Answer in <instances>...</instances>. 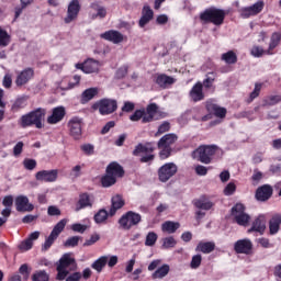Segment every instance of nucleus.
<instances>
[{
	"label": "nucleus",
	"mask_w": 281,
	"mask_h": 281,
	"mask_svg": "<svg viewBox=\"0 0 281 281\" xmlns=\"http://www.w3.org/2000/svg\"><path fill=\"white\" fill-rule=\"evenodd\" d=\"M47 111L43 108H37L24 114L20 117L19 124L22 128H27V126H36V128H43V117Z\"/></svg>",
	"instance_id": "1"
},
{
	"label": "nucleus",
	"mask_w": 281,
	"mask_h": 281,
	"mask_svg": "<svg viewBox=\"0 0 281 281\" xmlns=\"http://www.w3.org/2000/svg\"><path fill=\"white\" fill-rule=\"evenodd\" d=\"M78 263L76 259L71 257V254H65L57 262V280L63 281L70 271H76Z\"/></svg>",
	"instance_id": "2"
},
{
	"label": "nucleus",
	"mask_w": 281,
	"mask_h": 281,
	"mask_svg": "<svg viewBox=\"0 0 281 281\" xmlns=\"http://www.w3.org/2000/svg\"><path fill=\"white\" fill-rule=\"evenodd\" d=\"M281 35L280 33H273L270 37L269 46L267 49L262 48L261 46L255 45L250 49L251 56L254 58H262V56H273L276 54L274 49L280 45Z\"/></svg>",
	"instance_id": "3"
},
{
	"label": "nucleus",
	"mask_w": 281,
	"mask_h": 281,
	"mask_svg": "<svg viewBox=\"0 0 281 281\" xmlns=\"http://www.w3.org/2000/svg\"><path fill=\"white\" fill-rule=\"evenodd\" d=\"M124 176V169L117 162H111L106 168V175L101 179L103 188L115 186L117 177Z\"/></svg>",
	"instance_id": "4"
},
{
	"label": "nucleus",
	"mask_w": 281,
	"mask_h": 281,
	"mask_svg": "<svg viewBox=\"0 0 281 281\" xmlns=\"http://www.w3.org/2000/svg\"><path fill=\"white\" fill-rule=\"evenodd\" d=\"M159 106L156 103H150L147 105L146 110H136L131 116V122H139L142 120L143 124H148V122H153L155 120V115H157V111Z\"/></svg>",
	"instance_id": "5"
},
{
	"label": "nucleus",
	"mask_w": 281,
	"mask_h": 281,
	"mask_svg": "<svg viewBox=\"0 0 281 281\" xmlns=\"http://www.w3.org/2000/svg\"><path fill=\"white\" fill-rule=\"evenodd\" d=\"M218 147L216 145H201L193 151V158L201 164H212V157L216 155Z\"/></svg>",
	"instance_id": "6"
},
{
	"label": "nucleus",
	"mask_w": 281,
	"mask_h": 281,
	"mask_svg": "<svg viewBox=\"0 0 281 281\" xmlns=\"http://www.w3.org/2000/svg\"><path fill=\"white\" fill-rule=\"evenodd\" d=\"M201 21L213 23V25H223L225 21V11L216 8L206 9L200 15Z\"/></svg>",
	"instance_id": "7"
},
{
	"label": "nucleus",
	"mask_w": 281,
	"mask_h": 281,
	"mask_svg": "<svg viewBox=\"0 0 281 281\" xmlns=\"http://www.w3.org/2000/svg\"><path fill=\"white\" fill-rule=\"evenodd\" d=\"M140 223H142V215L133 211L126 212L119 220V225L121 229H125L126 232H128V229L137 226Z\"/></svg>",
	"instance_id": "8"
},
{
	"label": "nucleus",
	"mask_w": 281,
	"mask_h": 281,
	"mask_svg": "<svg viewBox=\"0 0 281 281\" xmlns=\"http://www.w3.org/2000/svg\"><path fill=\"white\" fill-rule=\"evenodd\" d=\"M154 150L155 147H153L150 143H147L145 145L138 144L135 147L133 155H135V157L140 156L142 164H148V161H153V159H155V155H153Z\"/></svg>",
	"instance_id": "9"
},
{
	"label": "nucleus",
	"mask_w": 281,
	"mask_h": 281,
	"mask_svg": "<svg viewBox=\"0 0 281 281\" xmlns=\"http://www.w3.org/2000/svg\"><path fill=\"white\" fill-rule=\"evenodd\" d=\"M106 14H109V11L102 2L93 1L90 3L88 16L91 19V21H95L97 19H106Z\"/></svg>",
	"instance_id": "10"
},
{
	"label": "nucleus",
	"mask_w": 281,
	"mask_h": 281,
	"mask_svg": "<svg viewBox=\"0 0 281 281\" xmlns=\"http://www.w3.org/2000/svg\"><path fill=\"white\" fill-rule=\"evenodd\" d=\"M177 165L173 162H167L158 169V179L161 183H166L169 179H172L177 175Z\"/></svg>",
	"instance_id": "11"
},
{
	"label": "nucleus",
	"mask_w": 281,
	"mask_h": 281,
	"mask_svg": "<svg viewBox=\"0 0 281 281\" xmlns=\"http://www.w3.org/2000/svg\"><path fill=\"white\" fill-rule=\"evenodd\" d=\"M232 216H234L237 225H241L243 227L249 224V214L245 213V205L238 203L232 209Z\"/></svg>",
	"instance_id": "12"
},
{
	"label": "nucleus",
	"mask_w": 281,
	"mask_h": 281,
	"mask_svg": "<svg viewBox=\"0 0 281 281\" xmlns=\"http://www.w3.org/2000/svg\"><path fill=\"white\" fill-rule=\"evenodd\" d=\"M81 5L80 0H71L68 3L67 13L64 18V23L69 25V23H74L78 19V15L80 14Z\"/></svg>",
	"instance_id": "13"
},
{
	"label": "nucleus",
	"mask_w": 281,
	"mask_h": 281,
	"mask_svg": "<svg viewBox=\"0 0 281 281\" xmlns=\"http://www.w3.org/2000/svg\"><path fill=\"white\" fill-rule=\"evenodd\" d=\"M265 9V2L257 1L255 4L250 7H244L238 10L239 16L241 19H249V16H256L257 14H260L262 10Z\"/></svg>",
	"instance_id": "14"
},
{
	"label": "nucleus",
	"mask_w": 281,
	"mask_h": 281,
	"mask_svg": "<svg viewBox=\"0 0 281 281\" xmlns=\"http://www.w3.org/2000/svg\"><path fill=\"white\" fill-rule=\"evenodd\" d=\"M101 115H111L117 111V101L113 99H102L97 103Z\"/></svg>",
	"instance_id": "15"
},
{
	"label": "nucleus",
	"mask_w": 281,
	"mask_h": 281,
	"mask_svg": "<svg viewBox=\"0 0 281 281\" xmlns=\"http://www.w3.org/2000/svg\"><path fill=\"white\" fill-rule=\"evenodd\" d=\"M36 181H41L44 183H54L58 180V170H41L35 173Z\"/></svg>",
	"instance_id": "16"
},
{
	"label": "nucleus",
	"mask_w": 281,
	"mask_h": 281,
	"mask_svg": "<svg viewBox=\"0 0 281 281\" xmlns=\"http://www.w3.org/2000/svg\"><path fill=\"white\" fill-rule=\"evenodd\" d=\"M65 115H67V110L65 106H56L52 109L50 115L47 116V124H60L63 120H65Z\"/></svg>",
	"instance_id": "17"
},
{
	"label": "nucleus",
	"mask_w": 281,
	"mask_h": 281,
	"mask_svg": "<svg viewBox=\"0 0 281 281\" xmlns=\"http://www.w3.org/2000/svg\"><path fill=\"white\" fill-rule=\"evenodd\" d=\"M68 128L70 132V135L75 139H80V136L82 135V119L78 116H74L68 122Z\"/></svg>",
	"instance_id": "18"
},
{
	"label": "nucleus",
	"mask_w": 281,
	"mask_h": 281,
	"mask_svg": "<svg viewBox=\"0 0 281 281\" xmlns=\"http://www.w3.org/2000/svg\"><path fill=\"white\" fill-rule=\"evenodd\" d=\"M234 249L236 254H245L246 256H249L254 249V244L248 238L239 239L234 244Z\"/></svg>",
	"instance_id": "19"
},
{
	"label": "nucleus",
	"mask_w": 281,
	"mask_h": 281,
	"mask_svg": "<svg viewBox=\"0 0 281 281\" xmlns=\"http://www.w3.org/2000/svg\"><path fill=\"white\" fill-rule=\"evenodd\" d=\"M16 212H33L34 204L30 203V199L26 195H19L15 198Z\"/></svg>",
	"instance_id": "20"
},
{
	"label": "nucleus",
	"mask_w": 281,
	"mask_h": 281,
	"mask_svg": "<svg viewBox=\"0 0 281 281\" xmlns=\"http://www.w3.org/2000/svg\"><path fill=\"white\" fill-rule=\"evenodd\" d=\"M76 67L81 69L83 74H97V71H100V61L88 59L83 64H77Z\"/></svg>",
	"instance_id": "21"
},
{
	"label": "nucleus",
	"mask_w": 281,
	"mask_h": 281,
	"mask_svg": "<svg viewBox=\"0 0 281 281\" xmlns=\"http://www.w3.org/2000/svg\"><path fill=\"white\" fill-rule=\"evenodd\" d=\"M267 229V217L265 215H259L254 222L251 227L248 229V234L257 232L258 234H265Z\"/></svg>",
	"instance_id": "22"
},
{
	"label": "nucleus",
	"mask_w": 281,
	"mask_h": 281,
	"mask_svg": "<svg viewBox=\"0 0 281 281\" xmlns=\"http://www.w3.org/2000/svg\"><path fill=\"white\" fill-rule=\"evenodd\" d=\"M101 38L104 41H109L110 43H113L114 45H120L124 41V35L115 30H110L104 33H102Z\"/></svg>",
	"instance_id": "23"
},
{
	"label": "nucleus",
	"mask_w": 281,
	"mask_h": 281,
	"mask_svg": "<svg viewBox=\"0 0 281 281\" xmlns=\"http://www.w3.org/2000/svg\"><path fill=\"white\" fill-rule=\"evenodd\" d=\"M32 78H34V69L25 68L18 75L15 85L16 87H23L24 85H27Z\"/></svg>",
	"instance_id": "24"
},
{
	"label": "nucleus",
	"mask_w": 281,
	"mask_h": 281,
	"mask_svg": "<svg viewBox=\"0 0 281 281\" xmlns=\"http://www.w3.org/2000/svg\"><path fill=\"white\" fill-rule=\"evenodd\" d=\"M272 194H273V188H271V186L269 184H263L257 189L256 199L257 201H261V202L269 201Z\"/></svg>",
	"instance_id": "25"
},
{
	"label": "nucleus",
	"mask_w": 281,
	"mask_h": 281,
	"mask_svg": "<svg viewBox=\"0 0 281 281\" xmlns=\"http://www.w3.org/2000/svg\"><path fill=\"white\" fill-rule=\"evenodd\" d=\"M40 236L41 232L38 231L31 233L25 240L21 241V244L19 245V249L21 251H30V249L34 247V240H38Z\"/></svg>",
	"instance_id": "26"
},
{
	"label": "nucleus",
	"mask_w": 281,
	"mask_h": 281,
	"mask_svg": "<svg viewBox=\"0 0 281 281\" xmlns=\"http://www.w3.org/2000/svg\"><path fill=\"white\" fill-rule=\"evenodd\" d=\"M154 16H155V12L153 11V9H150V5H144L142 10V16L138 21V26L146 27V25L150 23Z\"/></svg>",
	"instance_id": "27"
},
{
	"label": "nucleus",
	"mask_w": 281,
	"mask_h": 281,
	"mask_svg": "<svg viewBox=\"0 0 281 281\" xmlns=\"http://www.w3.org/2000/svg\"><path fill=\"white\" fill-rule=\"evenodd\" d=\"M87 207H93V199L89 194L82 193L79 195V200L75 205V212H80V210Z\"/></svg>",
	"instance_id": "28"
},
{
	"label": "nucleus",
	"mask_w": 281,
	"mask_h": 281,
	"mask_svg": "<svg viewBox=\"0 0 281 281\" xmlns=\"http://www.w3.org/2000/svg\"><path fill=\"white\" fill-rule=\"evenodd\" d=\"M192 102H201L205 99V93L203 92V83L196 82L189 92Z\"/></svg>",
	"instance_id": "29"
},
{
	"label": "nucleus",
	"mask_w": 281,
	"mask_h": 281,
	"mask_svg": "<svg viewBox=\"0 0 281 281\" xmlns=\"http://www.w3.org/2000/svg\"><path fill=\"white\" fill-rule=\"evenodd\" d=\"M112 206L110 209V216H115V213L117 212V210H122V207H124V199L122 198V195L116 194L114 196H112Z\"/></svg>",
	"instance_id": "30"
},
{
	"label": "nucleus",
	"mask_w": 281,
	"mask_h": 281,
	"mask_svg": "<svg viewBox=\"0 0 281 281\" xmlns=\"http://www.w3.org/2000/svg\"><path fill=\"white\" fill-rule=\"evenodd\" d=\"M177 79L167 75H158L156 78V85L161 87L162 89H168L170 85H175Z\"/></svg>",
	"instance_id": "31"
},
{
	"label": "nucleus",
	"mask_w": 281,
	"mask_h": 281,
	"mask_svg": "<svg viewBox=\"0 0 281 281\" xmlns=\"http://www.w3.org/2000/svg\"><path fill=\"white\" fill-rule=\"evenodd\" d=\"M177 139L178 137L176 134H167L159 139L158 148H170V146H172Z\"/></svg>",
	"instance_id": "32"
},
{
	"label": "nucleus",
	"mask_w": 281,
	"mask_h": 281,
	"mask_svg": "<svg viewBox=\"0 0 281 281\" xmlns=\"http://www.w3.org/2000/svg\"><path fill=\"white\" fill-rule=\"evenodd\" d=\"M168 273H170V266L165 263L153 272L151 278L153 280H164Z\"/></svg>",
	"instance_id": "33"
},
{
	"label": "nucleus",
	"mask_w": 281,
	"mask_h": 281,
	"mask_svg": "<svg viewBox=\"0 0 281 281\" xmlns=\"http://www.w3.org/2000/svg\"><path fill=\"white\" fill-rule=\"evenodd\" d=\"M216 249V244L214 241H200L195 248V251H201L202 254H212Z\"/></svg>",
	"instance_id": "34"
},
{
	"label": "nucleus",
	"mask_w": 281,
	"mask_h": 281,
	"mask_svg": "<svg viewBox=\"0 0 281 281\" xmlns=\"http://www.w3.org/2000/svg\"><path fill=\"white\" fill-rule=\"evenodd\" d=\"M280 225H281V217L280 215H274L269 221V232L271 236H276L278 232H280Z\"/></svg>",
	"instance_id": "35"
},
{
	"label": "nucleus",
	"mask_w": 281,
	"mask_h": 281,
	"mask_svg": "<svg viewBox=\"0 0 281 281\" xmlns=\"http://www.w3.org/2000/svg\"><path fill=\"white\" fill-rule=\"evenodd\" d=\"M108 262H109V256H102L99 259H97L94 262H92L91 267L94 269L97 273H102V269L106 267Z\"/></svg>",
	"instance_id": "36"
},
{
	"label": "nucleus",
	"mask_w": 281,
	"mask_h": 281,
	"mask_svg": "<svg viewBox=\"0 0 281 281\" xmlns=\"http://www.w3.org/2000/svg\"><path fill=\"white\" fill-rule=\"evenodd\" d=\"M194 205L198 210H212L214 207V203L205 198H200L199 200L194 201Z\"/></svg>",
	"instance_id": "37"
},
{
	"label": "nucleus",
	"mask_w": 281,
	"mask_h": 281,
	"mask_svg": "<svg viewBox=\"0 0 281 281\" xmlns=\"http://www.w3.org/2000/svg\"><path fill=\"white\" fill-rule=\"evenodd\" d=\"M179 227H180L179 223L170 222V221H167V222L162 223V225H161V229L166 234H175V232H177V229H179Z\"/></svg>",
	"instance_id": "38"
},
{
	"label": "nucleus",
	"mask_w": 281,
	"mask_h": 281,
	"mask_svg": "<svg viewBox=\"0 0 281 281\" xmlns=\"http://www.w3.org/2000/svg\"><path fill=\"white\" fill-rule=\"evenodd\" d=\"M98 95V88H89L81 94V102L85 104Z\"/></svg>",
	"instance_id": "39"
},
{
	"label": "nucleus",
	"mask_w": 281,
	"mask_h": 281,
	"mask_svg": "<svg viewBox=\"0 0 281 281\" xmlns=\"http://www.w3.org/2000/svg\"><path fill=\"white\" fill-rule=\"evenodd\" d=\"M67 223H69V220L67 218H63L60 220L53 228V231L50 232V234L53 236H55V238H58V236H60V234L63 233V229H65Z\"/></svg>",
	"instance_id": "40"
},
{
	"label": "nucleus",
	"mask_w": 281,
	"mask_h": 281,
	"mask_svg": "<svg viewBox=\"0 0 281 281\" xmlns=\"http://www.w3.org/2000/svg\"><path fill=\"white\" fill-rule=\"evenodd\" d=\"M222 60H224L226 65H236V63H238V56L234 50H228L227 53L222 54Z\"/></svg>",
	"instance_id": "41"
},
{
	"label": "nucleus",
	"mask_w": 281,
	"mask_h": 281,
	"mask_svg": "<svg viewBox=\"0 0 281 281\" xmlns=\"http://www.w3.org/2000/svg\"><path fill=\"white\" fill-rule=\"evenodd\" d=\"M27 106V97L22 95L15 99L11 109L12 111H21V109H25Z\"/></svg>",
	"instance_id": "42"
},
{
	"label": "nucleus",
	"mask_w": 281,
	"mask_h": 281,
	"mask_svg": "<svg viewBox=\"0 0 281 281\" xmlns=\"http://www.w3.org/2000/svg\"><path fill=\"white\" fill-rule=\"evenodd\" d=\"M109 214H111V212H106V210L101 209L98 213L94 214V222L97 223V225H102L103 223H106V220L109 218Z\"/></svg>",
	"instance_id": "43"
},
{
	"label": "nucleus",
	"mask_w": 281,
	"mask_h": 281,
	"mask_svg": "<svg viewBox=\"0 0 281 281\" xmlns=\"http://www.w3.org/2000/svg\"><path fill=\"white\" fill-rule=\"evenodd\" d=\"M207 109L213 111L215 117H225L227 115V110L225 108H221L216 104L207 105Z\"/></svg>",
	"instance_id": "44"
},
{
	"label": "nucleus",
	"mask_w": 281,
	"mask_h": 281,
	"mask_svg": "<svg viewBox=\"0 0 281 281\" xmlns=\"http://www.w3.org/2000/svg\"><path fill=\"white\" fill-rule=\"evenodd\" d=\"M10 45V34L0 27V47H8Z\"/></svg>",
	"instance_id": "45"
},
{
	"label": "nucleus",
	"mask_w": 281,
	"mask_h": 281,
	"mask_svg": "<svg viewBox=\"0 0 281 281\" xmlns=\"http://www.w3.org/2000/svg\"><path fill=\"white\" fill-rule=\"evenodd\" d=\"M280 102H281V95L280 94L270 95V97H267L265 99V105L266 106H273L276 104H280Z\"/></svg>",
	"instance_id": "46"
},
{
	"label": "nucleus",
	"mask_w": 281,
	"mask_h": 281,
	"mask_svg": "<svg viewBox=\"0 0 281 281\" xmlns=\"http://www.w3.org/2000/svg\"><path fill=\"white\" fill-rule=\"evenodd\" d=\"M157 238H158L157 233L149 232L145 239V246L146 247H155V243H157Z\"/></svg>",
	"instance_id": "47"
},
{
	"label": "nucleus",
	"mask_w": 281,
	"mask_h": 281,
	"mask_svg": "<svg viewBox=\"0 0 281 281\" xmlns=\"http://www.w3.org/2000/svg\"><path fill=\"white\" fill-rule=\"evenodd\" d=\"M176 246H177V240L175 239V237L170 236V237L162 238L164 249H172V247H176Z\"/></svg>",
	"instance_id": "48"
},
{
	"label": "nucleus",
	"mask_w": 281,
	"mask_h": 281,
	"mask_svg": "<svg viewBox=\"0 0 281 281\" xmlns=\"http://www.w3.org/2000/svg\"><path fill=\"white\" fill-rule=\"evenodd\" d=\"M19 273L22 276L23 280H30V273H32V268L24 263L20 267Z\"/></svg>",
	"instance_id": "49"
},
{
	"label": "nucleus",
	"mask_w": 281,
	"mask_h": 281,
	"mask_svg": "<svg viewBox=\"0 0 281 281\" xmlns=\"http://www.w3.org/2000/svg\"><path fill=\"white\" fill-rule=\"evenodd\" d=\"M33 281H49V276L45 270H40L33 274Z\"/></svg>",
	"instance_id": "50"
},
{
	"label": "nucleus",
	"mask_w": 281,
	"mask_h": 281,
	"mask_svg": "<svg viewBox=\"0 0 281 281\" xmlns=\"http://www.w3.org/2000/svg\"><path fill=\"white\" fill-rule=\"evenodd\" d=\"M203 262V257L201 255H194L191 259L190 267L192 269H199Z\"/></svg>",
	"instance_id": "51"
},
{
	"label": "nucleus",
	"mask_w": 281,
	"mask_h": 281,
	"mask_svg": "<svg viewBox=\"0 0 281 281\" xmlns=\"http://www.w3.org/2000/svg\"><path fill=\"white\" fill-rule=\"evenodd\" d=\"M83 168H85V165H77V166L72 167V169L70 171V177H72V179H78V177H80L82 175Z\"/></svg>",
	"instance_id": "52"
},
{
	"label": "nucleus",
	"mask_w": 281,
	"mask_h": 281,
	"mask_svg": "<svg viewBox=\"0 0 281 281\" xmlns=\"http://www.w3.org/2000/svg\"><path fill=\"white\" fill-rule=\"evenodd\" d=\"M262 177H265V175L260 170L255 169L254 173L251 176V180H252L254 184L258 186V183H260V181H262Z\"/></svg>",
	"instance_id": "53"
},
{
	"label": "nucleus",
	"mask_w": 281,
	"mask_h": 281,
	"mask_svg": "<svg viewBox=\"0 0 281 281\" xmlns=\"http://www.w3.org/2000/svg\"><path fill=\"white\" fill-rule=\"evenodd\" d=\"M236 192V184L233 182H229L225 189H224V194L225 196H232Z\"/></svg>",
	"instance_id": "54"
},
{
	"label": "nucleus",
	"mask_w": 281,
	"mask_h": 281,
	"mask_svg": "<svg viewBox=\"0 0 281 281\" xmlns=\"http://www.w3.org/2000/svg\"><path fill=\"white\" fill-rule=\"evenodd\" d=\"M160 149V159H168L170 157V153H172L171 147H158Z\"/></svg>",
	"instance_id": "55"
},
{
	"label": "nucleus",
	"mask_w": 281,
	"mask_h": 281,
	"mask_svg": "<svg viewBox=\"0 0 281 281\" xmlns=\"http://www.w3.org/2000/svg\"><path fill=\"white\" fill-rule=\"evenodd\" d=\"M56 238H58V237L53 236V235L50 234V235L47 237V239L45 240V243H44L42 249H43L44 251H47V249H49V247H52V245H54V240H56Z\"/></svg>",
	"instance_id": "56"
},
{
	"label": "nucleus",
	"mask_w": 281,
	"mask_h": 281,
	"mask_svg": "<svg viewBox=\"0 0 281 281\" xmlns=\"http://www.w3.org/2000/svg\"><path fill=\"white\" fill-rule=\"evenodd\" d=\"M23 166L26 170H34V168H36V161L34 159L26 158L23 160Z\"/></svg>",
	"instance_id": "57"
},
{
	"label": "nucleus",
	"mask_w": 281,
	"mask_h": 281,
	"mask_svg": "<svg viewBox=\"0 0 281 281\" xmlns=\"http://www.w3.org/2000/svg\"><path fill=\"white\" fill-rule=\"evenodd\" d=\"M47 214H48V216H60L61 211H60V209H58V206L50 205L47 209Z\"/></svg>",
	"instance_id": "58"
},
{
	"label": "nucleus",
	"mask_w": 281,
	"mask_h": 281,
	"mask_svg": "<svg viewBox=\"0 0 281 281\" xmlns=\"http://www.w3.org/2000/svg\"><path fill=\"white\" fill-rule=\"evenodd\" d=\"M79 240L80 237L78 236L70 237L65 241V247H77Z\"/></svg>",
	"instance_id": "59"
},
{
	"label": "nucleus",
	"mask_w": 281,
	"mask_h": 281,
	"mask_svg": "<svg viewBox=\"0 0 281 281\" xmlns=\"http://www.w3.org/2000/svg\"><path fill=\"white\" fill-rule=\"evenodd\" d=\"M126 74H128V66H122L116 70V78L120 80L122 78H125Z\"/></svg>",
	"instance_id": "60"
},
{
	"label": "nucleus",
	"mask_w": 281,
	"mask_h": 281,
	"mask_svg": "<svg viewBox=\"0 0 281 281\" xmlns=\"http://www.w3.org/2000/svg\"><path fill=\"white\" fill-rule=\"evenodd\" d=\"M71 229H72V232H77L79 234H85V232H87V225L76 223V224L71 225Z\"/></svg>",
	"instance_id": "61"
},
{
	"label": "nucleus",
	"mask_w": 281,
	"mask_h": 281,
	"mask_svg": "<svg viewBox=\"0 0 281 281\" xmlns=\"http://www.w3.org/2000/svg\"><path fill=\"white\" fill-rule=\"evenodd\" d=\"M214 85V77H211L210 75L206 76V78L203 80L202 89H212V86Z\"/></svg>",
	"instance_id": "62"
},
{
	"label": "nucleus",
	"mask_w": 281,
	"mask_h": 281,
	"mask_svg": "<svg viewBox=\"0 0 281 281\" xmlns=\"http://www.w3.org/2000/svg\"><path fill=\"white\" fill-rule=\"evenodd\" d=\"M81 150L86 154V155H93L95 147L91 144H85L81 146Z\"/></svg>",
	"instance_id": "63"
},
{
	"label": "nucleus",
	"mask_w": 281,
	"mask_h": 281,
	"mask_svg": "<svg viewBox=\"0 0 281 281\" xmlns=\"http://www.w3.org/2000/svg\"><path fill=\"white\" fill-rule=\"evenodd\" d=\"M82 279V273L75 272L66 278V281H80Z\"/></svg>",
	"instance_id": "64"
}]
</instances>
